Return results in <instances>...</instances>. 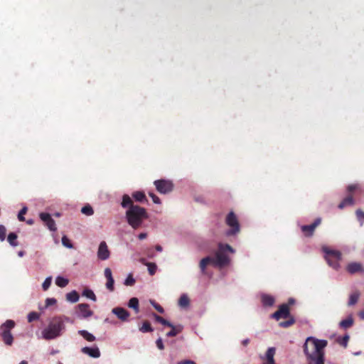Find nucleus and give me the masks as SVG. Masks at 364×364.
<instances>
[{"label":"nucleus","mask_w":364,"mask_h":364,"mask_svg":"<svg viewBox=\"0 0 364 364\" xmlns=\"http://www.w3.org/2000/svg\"><path fill=\"white\" fill-rule=\"evenodd\" d=\"M39 314L35 311L30 312L28 314V322H33V321L38 320L39 318Z\"/></svg>","instance_id":"nucleus-38"},{"label":"nucleus","mask_w":364,"mask_h":364,"mask_svg":"<svg viewBox=\"0 0 364 364\" xmlns=\"http://www.w3.org/2000/svg\"><path fill=\"white\" fill-rule=\"evenodd\" d=\"M321 222V218H316L315 221L311 225H305L301 227V231L306 236H311L316 228L320 225Z\"/></svg>","instance_id":"nucleus-13"},{"label":"nucleus","mask_w":364,"mask_h":364,"mask_svg":"<svg viewBox=\"0 0 364 364\" xmlns=\"http://www.w3.org/2000/svg\"><path fill=\"white\" fill-rule=\"evenodd\" d=\"M360 294L358 291H355L352 293L349 296L348 306H353L355 304L359 299Z\"/></svg>","instance_id":"nucleus-28"},{"label":"nucleus","mask_w":364,"mask_h":364,"mask_svg":"<svg viewBox=\"0 0 364 364\" xmlns=\"http://www.w3.org/2000/svg\"><path fill=\"white\" fill-rule=\"evenodd\" d=\"M16 239H17V235L15 232H10L7 237V240H8L9 243L13 247H16L18 245Z\"/></svg>","instance_id":"nucleus-30"},{"label":"nucleus","mask_w":364,"mask_h":364,"mask_svg":"<svg viewBox=\"0 0 364 364\" xmlns=\"http://www.w3.org/2000/svg\"><path fill=\"white\" fill-rule=\"evenodd\" d=\"M104 274L107 279V282L105 284L106 288L109 291H113L114 290V280L112 277V270L108 267L105 268Z\"/></svg>","instance_id":"nucleus-14"},{"label":"nucleus","mask_w":364,"mask_h":364,"mask_svg":"<svg viewBox=\"0 0 364 364\" xmlns=\"http://www.w3.org/2000/svg\"><path fill=\"white\" fill-rule=\"evenodd\" d=\"M275 348L270 347L267 349L266 353H265V358L269 360H274V356L275 354Z\"/></svg>","instance_id":"nucleus-33"},{"label":"nucleus","mask_w":364,"mask_h":364,"mask_svg":"<svg viewBox=\"0 0 364 364\" xmlns=\"http://www.w3.org/2000/svg\"><path fill=\"white\" fill-rule=\"evenodd\" d=\"M357 188H358V184H350L347 187V190L349 192L353 191Z\"/></svg>","instance_id":"nucleus-53"},{"label":"nucleus","mask_w":364,"mask_h":364,"mask_svg":"<svg viewBox=\"0 0 364 364\" xmlns=\"http://www.w3.org/2000/svg\"><path fill=\"white\" fill-rule=\"evenodd\" d=\"M262 302L264 306H272L274 303V298L268 294L262 295Z\"/></svg>","instance_id":"nucleus-18"},{"label":"nucleus","mask_w":364,"mask_h":364,"mask_svg":"<svg viewBox=\"0 0 364 364\" xmlns=\"http://www.w3.org/2000/svg\"><path fill=\"white\" fill-rule=\"evenodd\" d=\"M289 316V309L287 304H282L279 309L271 315V317L279 320L282 318H287Z\"/></svg>","instance_id":"nucleus-11"},{"label":"nucleus","mask_w":364,"mask_h":364,"mask_svg":"<svg viewBox=\"0 0 364 364\" xmlns=\"http://www.w3.org/2000/svg\"><path fill=\"white\" fill-rule=\"evenodd\" d=\"M225 223L230 228L225 232L227 236H233L240 232V223L237 216L232 211L230 212L226 216Z\"/></svg>","instance_id":"nucleus-7"},{"label":"nucleus","mask_w":364,"mask_h":364,"mask_svg":"<svg viewBox=\"0 0 364 364\" xmlns=\"http://www.w3.org/2000/svg\"><path fill=\"white\" fill-rule=\"evenodd\" d=\"M149 196L152 198L153 202L156 204H161L160 198L153 193H149Z\"/></svg>","instance_id":"nucleus-49"},{"label":"nucleus","mask_w":364,"mask_h":364,"mask_svg":"<svg viewBox=\"0 0 364 364\" xmlns=\"http://www.w3.org/2000/svg\"><path fill=\"white\" fill-rule=\"evenodd\" d=\"M82 296L91 299L93 301L97 300L96 296L94 294L93 291L90 289H85L82 291Z\"/></svg>","instance_id":"nucleus-31"},{"label":"nucleus","mask_w":364,"mask_h":364,"mask_svg":"<svg viewBox=\"0 0 364 364\" xmlns=\"http://www.w3.org/2000/svg\"><path fill=\"white\" fill-rule=\"evenodd\" d=\"M155 249L158 252H162L163 250V247L160 245H156Z\"/></svg>","instance_id":"nucleus-56"},{"label":"nucleus","mask_w":364,"mask_h":364,"mask_svg":"<svg viewBox=\"0 0 364 364\" xmlns=\"http://www.w3.org/2000/svg\"><path fill=\"white\" fill-rule=\"evenodd\" d=\"M19 364H28V362L26 361V360H22V361L20 362Z\"/></svg>","instance_id":"nucleus-61"},{"label":"nucleus","mask_w":364,"mask_h":364,"mask_svg":"<svg viewBox=\"0 0 364 364\" xmlns=\"http://www.w3.org/2000/svg\"><path fill=\"white\" fill-rule=\"evenodd\" d=\"M68 283L69 280L63 277L58 276L55 278V284L60 288L66 287Z\"/></svg>","instance_id":"nucleus-26"},{"label":"nucleus","mask_w":364,"mask_h":364,"mask_svg":"<svg viewBox=\"0 0 364 364\" xmlns=\"http://www.w3.org/2000/svg\"><path fill=\"white\" fill-rule=\"evenodd\" d=\"M23 255H24V252H23V251H19V252H18V255L19 257H23Z\"/></svg>","instance_id":"nucleus-60"},{"label":"nucleus","mask_w":364,"mask_h":364,"mask_svg":"<svg viewBox=\"0 0 364 364\" xmlns=\"http://www.w3.org/2000/svg\"><path fill=\"white\" fill-rule=\"evenodd\" d=\"M355 355H359L361 354V352L360 351H358V352H355L353 353Z\"/></svg>","instance_id":"nucleus-63"},{"label":"nucleus","mask_w":364,"mask_h":364,"mask_svg":"<svg viewBox=\"0 0 364 364\" xmlns=\"http://www.w3.org/2000/svg\"><path fill=\"white\" fill-rule=\"evenodd\" d=\"M81 212L82 213L88 216L92 215L94 213V210L90 205H86L84 207H82L81 209Z\"/></svg>","instance_id":"nucleus-36"},{"label":"nucleus","mask_w":364,"mask_h":364,"mask_svg":"<svg viewBox=\"0 0 364 364\" xmlns=\"http://www.w3.org/2000/svg\"><path fill=\"white\" fill-rule=\"evenodd\" d=\"M39 217L44 223H47L50 219L52 218L50 214L47 213H41L39 214Z\"/></svg>","instance_id":"nucleus-43"},{"label":"nucleus","mask_w":364,"mask_h":364,"mask_svg":"<svg viewBox=\"0 0 364 364\" xmlns=\"http://www.w3.org/2000/svg\"><path fill=\"white\" fill-rule=\"evenodd\" d=\"M145 265L147 266L148 267V271H149V273L150 275H154L155 274L156 272V269H157V266L155 263L154 262H146L145 263Z\"/></svg>","instance_id":"nucleus-34"},{"label":"nucleus","mask_w":364,"mask_h":364,"mask_svg":"<svg viewBox=\"0 0 364 364\" xmlns=\"http://www.w3.org/2000/svg\"><path fill=\"white\" fill-rule=\"evenodd\" d=\"M322 250L328 265L334 269H338L340 267L339 261L341 259V252L331 250L328 247H323Z\"/></svg>","instance_id":"nucleus-6"},{"label":"nucleus","mask_w":364,"mask_h":364,"mask_svg":"<svg viewBox=\"0 0 364 364\" xmlns=\"http://www.w3.org/2000/svg\"><path fill=\"white\" fill-rule=\"evenodd\" d=\"M112 313L122 321H127L130 315L129 312L122 307L112 309Z\"/></svg>","instance_id":"nucleus-15"},{"label":"nucleus","mask_w":364,"mask_h":364,"mask_svg":"<svg viewBox=\"0 0 364 364\" xmlns=\"http://www.w3.org/2000/svg\"><path fill=\"white\" fill-rule=\"evenodd\" d=\"M169 327L171 328V330L166 333V336L168 337L176 336L178 333L181 332L183 330V326L181 325L175 326L172 324V326H169Z\"/></svg>","instance_id":"nucleus-22"},{"label":"nucleus","mask_w":364,"mask_h":364,"mask_svg":"<svg viewBox=\"0 0 364 364\" xmlns=\"http://www.w3.org/2000/svg\"><path fill=\"white\" fill-rule=\"evenodd\" d=\"M6 232V228L4 225H0V241H4L5 240Z\"/></svg>","instance_id":"nucleus-46"},{"label":"nucleus","mask_w":364,"mask_h":364,"mask_svg":"<svg viewBox=\"0 0 364 364\" xmlns=\"http://www.w3.org/2000/svg\"><path fill=\"white\" fill-rule=\"evenodd\" d=\"M147 237V234L145 232H141L138 235L139 240H144Z\"/></svg>","instance_id":"nucleus-55"},{"label":"nucleus","mask_w":364,"mask_h":364,"mask_svg":"<svg viewBox=\"0 0 364 364\" xmlns=\"http://www.w3.org/2000/svg\"><path fill=\"white\" fill-rule=\"evenodd\" d=\"M75 314L80 318H86L91 316L93 312L89 309L87 304H80L75 307Z\"/></svg>","instance_id":"nucleus-9"},{"label":"nucleus","mask_w":364,"mask_h":364,"mask_svg":"<svg viewBox=\"0 0 364 364\" xmlns=\"http://www.w3.org/2000/svg\"><path fill=\"white\" fill-rule=\"evenodd\" d=\"M154 185L158 192L161 194H166L172 191L173 188V183L171 181L161 179L154 181Z\"/></svg>","instance_id":"nucleus-8"},{"label":"nucleus","mask_w":364,"mask_h":364,"mask_svg":"<svg viewBox=\"0 0 364 364\" xmlns=\"http://www.w3.org/2000/svg\"><path fill=\"white\" fill-rule=\"evenodd\" d=\"M328 341L309 336L304 344V353L308 364H324V348Z\"/></svg>","instance_id":"nucleus-1"},{"label":"nucleus","mask_w":364,"mask_h":364,"mask_svg":"<svg viewBox=\"0 0 364 364\" xmlns=\"http://www.w3.org/2000/svg\"><path fill=\"white\" fill-rule=\"evenodd\" d=\"M133 198L138 202L146 201V198L143 191H135L132 193Z\"/></svg>","instance_id":"nucleus-27"},{"label":"nucleus","mask_w":364,"mask_h":364,"mask_svg":"<svg viewBox=\"0 0 364 364\" xmlns=\"http://www.w3.org/2000/svg\"><path fill=\"white\" fill-rule=\"evenodd\" d=\"M97 254L98 259L100 260H106L109 257L110 252L105 241H102L100 243Z\"/></svg>","instance_id":"nucleus-12"},{"label":"nucleus","mask_w":364,"mask_h":364,"mask_svg":"<svg viewBox=\"0 0 364 364\" xmlns=\"http://www.w3.org/2000/svg\"><path fill=\"white\" fill-rule=\"evenodd\" d=\"M57 300L54 298H47L46 299V307H48L50 306L55 304Z\"/></svg>","instance_id":"nucleus-48"},{"label":"nucleus","mask_w":364,"mask_h":364,"mask_svg":"<svg viewBox=\"0 0 364 364\" xmlns=\"http://www.w3.org/2000/svg\"><path fill=\"white\" fill-rule=\"evenodd\" d=\"M33 220H28L27 221V223H28V224H30V225L33 224Z\"/></svg>","instance_id":"nucleus-62"},{"label":"nucleus","mask_w":364,"mask_h":364,"mask_svg":"<svg viewBox=\"0 0 364 364\" xmlns=\"http://www.w3.org/2000/svg\"><path fill=\"white\" fill-rule=\"evenodd\" d=\"M190 300L186 294H182L178 300V305L181 308H186L189 306Z\"/></svg>","instance_id":"nucleus-25"},{"label":"nucleus","mask_w":364,"mask_h":364,"mask_svg":"<svg viewBox=\"0 0 364 364\" xmlns=\"http://www.w3.org/2000/svg\"><path fill=\"white\" fill-rule=\"evenodd\" d=\"M139 330L142 333H149L153 331V328H151L150 323L148 321H144L141 327L139 328Z\"/></svg>","instance_id":"nucleus-35"},{"label":"nucleus","mask_w":364,"mask_h":364,"mask_svg":"<svg viewBox=\"0 0 364 364\" xmlns=\"http://www.w3.org/2000/svg\"><path fill=\"white\" fill-rule=\"evenodd\" d=\"M209 264L213 265V257L208 256L203 258L199 262V267L203 274H206V267Z\"/></svg>","instance_id":"nucleus-17"},{"label":"nucleus","mask_w":364,"mask_h":364,"mask_svg":"<svg viewBox=\"0 0 364 364\" xmlns=\"http://www.w3.org/2000/svg\"><path fill=\"white\" fill-rule=\"evenodd\" d=\"M154 317L155 320L157 322L160 323L161 324H162L164 326H168V327L172 326V323L170 321L164 318L163 317H161L156 314H154Z\"/></svg>","instance_id":"nucleus-32"},{"label":"nucleus","mask_w":364,"mask_h":364,"mask_svg":"<svg viewBox=\"0 0 364 364\" xmlns=\"http://www.w3.org/2000/svg\"><path fill=\"white\" fill-rule=\"evenodd\" d=\"M156 344L157 348H158L159 350H164V346L163 341H162V338H159L156 340Z\"/></svg>","instance_id":"nucleus-50"},{"label":"nucleus","mask_w":364,"mask_h":364,"mask_svg":"<svg viewBox=\"0 0 364 364\" xmlns=\"http://www.w3.org/2000/svg\"><path fill=\"white\" fill-rule=\"evenodd\" d=\"M249 342H250V340H249L248 338H247V339L243 340V341H242V343L244 346H246V345H247V344L249 343Z\"/></svg>","instance_id":"nucleus-58"},{"label":"nucleus","mask_w":364,"mask_h":364,"mask_svg":"<svg viewBox=\"0 0 364 364\" xmlns=\"http://www.w3.org/2000/svg\"><path fill=\"white\" fill-rule=\"evenodd\" d=\"M227 252L234 253L235 250L228 244H219L218 250L213 257L214 266L222 268L230 264V259L227 255Z\"/></svg>","instance_id":"nucleus-4"},{"label":"nucleus","mask_w":364,"mask_h":364,"mask_svg":"<svg viewBox=\"0 0 364 364\" xmlns=\"http://www.w3.org/2000/svg\"><path fill=\"white\" fill-rule=\"evenodd\" d=\"M349 340V336L346 335L343 336L342 341L341 342V344L345 347L347 346L348 341Z\"/></svg>","instance_id":"nucleus-52"},{"label":"nucleus","mask_w":364,"mask_h":364,"mask_svg":"<svg viewBox=\"0 0 364 364\" xmlns=\"http://www.w3.org/2000/svg\"><path fill=\"white\" fill-rule=\"evenodd\" d=\"M358 316L361 320H364V311H360Z\"/></svg>","instance_id":"nucleus-57"},{"label":"nucleus","mask_w":364,"mask_h":364,"mask_svg":"<svg viewBox=\"0 0 364 364\" xmlns=\"http://www.w3.org/2000/svg\"><path fill=\"white\" fill-rule=\"evenodd\" d=\"M150 303L151 305L154 307V309L158 311L159 313L162 314L164 312V310L162 306H161L159 304L156 303L154 301L151 300Z\"/></svg>","instance_id":"nucleus-45"},{"label":"nucleus","mask_w":364,"mask_h":364,"mask_svg":"<svg viewBox=\"0 0 364 364\" xmlns=\"http://www.w3.org/2000/svg\"><path fill=\"white\" fill-rule=\"evenodd\" d=\"M128 306L133 309L136 313L139 312V300L136 297L129 299Z\"/></svg>","instance_id":"nucleus-29"},{"label":"nucleus","mask_w":364,"mask_h":364,"mask_svg":"<svg viewBox=\"0 0 364 364\" xmlns=\"http://www.w3.org/2000/svg\"><path fill=\"white\" fill-rule=\"evenodd\" d=\"M61 241H62L63 245L66 247L67 248L71 249L73 247V244L71 243L70 240L66 236H63L62 237Z\"/></svg>","instance_id":"nucleus-41"},{"label":"nucleus","mask_w":364,"mask_h":364,"mask_svg":"<svg viewBox=\"0 0 364 364\" xmlns=\"http://www.w3.org/2000/svg\"><path fill=\"white\" fill-rule=\"evenodd\" d=\"M121 205L124 208H129V207H131L132 205H134L133 203V200L129 197V196L127 194H124L122 196V200L121 202Z\"/></svg>","instance_id":"nucleus-20"},{"label":"nucleus","mask_w":364,"mask_h":364,"mask_svg":"<svg viewBox=\"0 0 364 364\" xmlns=\"http://www.w3.org/2000/svg\"><path fill=\"white\" fill-rule=\"evenodd\" d=\"M135 284V279L132 274H129L124 282L125 286H133Z\"/></svg>","instance_id":"nucleus-39"},{"label":"nucleus","mask_w":364,"mask_h":364,"mask_svg":"<svg viewBox=\"0 0 364 364\" xmlns=\"http://www.w3.org/2000/svg\"><path fill=\"white\" fill-rule=\"evenodd\" d=\"M353 318L352 315L348 316L346 319L342 320L339 323V326L341 328L343 329H347L350 328L353 324Z\"/></svg>","instance_id":"nucleus-19"},{"label":"nucleus","mask_w":364,"mask_h":364,"mask_svg":"<svg viewBox=\"0 0 364 364\" xmlns=\"http://www.w3.org/2000/svg\"><path fill=\"white\" fill-rule=\"evenodd\" d=\"M66 299L71 303H75L79 300V295L75 290H73L66 294Z\"/></svg>","instance_id":"nucleus-23"},{"label":"nucleus","mask_w":364,"mask_h":364,"mask_svg":"<svg viewBox=\"0 0 364 364\" xmlns=\"http://www.w3.org/2000/svg\"><path fill=\"white\" fill-rule=\"evenodd\" d=\"M27 207H23L18 213V219L20 220V221H24L25 220V218L23 217V215H25L27 212Z\"/></svg>","instance_id":"nucleus-44"},{"label":"nucleus","mask_w":364,"mask_h":364,"mask_svg":"<svg viewBox=\"0 0 364 364\" xmlns=\"http://www.w3.org/2000/svg\"><path fill=\"white\" fill-rule=\"evenodd\" d=\"M289 301L290 304H294V300L293 299H289Z\"/></svg>","instance_id":"nucleus-64"},{"label":"nucleus","mask_w":364,"mask_h":364,"mask_svg":"<svg viewBox=\"0 0 364 364\" xmlns=\"http://www.w3.org/2000/svg\"><path fill=\"white\" fill-rule=\"evenodd\" d=\"M294 322H295L294 318H291L288 321H282V322L279 323V326L283 328H288L290 326H291Z\"/></svg>","instance_id":"nucleus-42"},{"label":"nucleus","mask_w":364,"mask_h":364,"mask_svg":"<svg viewBox=\"0 0 364 364\" xmlns=\"http://www.w3.org/2000/svg\"><path fill=\"white\" fill-rule=\"evenodd\" d=\"M65 330V325L62 323L60 318L53 317L48 326L42 331V337L46 340H53L60 336Z\"/></svg>","instance_id":"nucleus-3"},{"label":"nucleus","mask_w":364,"mask_h":364,"mask_svg":"<svg viewBox=\"0 0 364 364\" xmlns=\"http://www.w3.org/2000/svg\"><path fill=\"white\" fill-rule=\"evenodd\" d=\"M178 364H196L193 360H184L179 362Z\"/></svg>","instance_id":"nucleus-54"},{"label":"nucleus","mask_w":364,"mask_h":364,"mask_svg":"<svg viewBox=\"0 0 364 364\" xmlns=\"http://www.w3.org/2000/svg\"><path fill=\"white\" fill-rule=\"evenodd\" d=\"M81 351L91 358H98L100 357V351L97 346L94 347H83Z\"/></svg>","instance_id":"nucleus-16"},{"label":"nucleus","mask_w":364,"mask_h":364,"mask_svg":"<svg viewBox=\"0 0 364 364\" xmlns=\"http://www.w3.org/2000/svg\"><path fill=\"white\" fill-rule=\"evenodd\" d=\"M15 326V321L11 319L6 320L0 326V336L6 346H10L14 343V336L11 331Z\"/></svg>","instance_id":"nucleus-5"},{"label":"nucleus","mask_w":364,"mask_h":364,"mask_svg":"<svg viewBox=\"0 0 364 364\" xmlns=\"http://www.w3.org/2000/svg\"><path fill=\"white\" fill-rule=\"evenodd\" d=\"M354 200L352 196H348L346 198H344L338 205V208L343 209V208L346 206H350L353 205Z\"/></svg>","instance_id":"nucleus-24"},{"label":"nucleus","mask_w":364,"mask_h":364,"mask_svg":"<svg viewBox=\"0 0 364 364\" xmlns=\"http://www.w3.org/2000/svg\"><path fill=\"white\" fill-rule=\"evenodd\" d=\"M45 225L50 231L55 232L57 230L55 222L53 218L50 219Z\"/></svg>","instance_id":"nucleus-37"},{"label":"nucleus","mask_w":364,"mask_h":364,"mask_svg":"<svg viewBox=\"0 0 364 364\" xmlns=\"http://www.w3.org/2000/svg\"><path fill=\"white\" fill-rule=\"evenodd\" d=\"M263 364H275V361L274 360H267V362L264 363Z\"/></svg>","instance_id":"nucleus-59"},{"label":"nucleus","mask_w":364,"mask_h":364,"mask_svg":"<svg viewBox=\"0 0 364 364\" xmlns=\"http://www.w3.org/2000/svg\"><path fill=\"white\" fill-rule=\"evenodd\" d=\"M58 318H60L61 321L63 323L65 324V322L67 323H74V321L73 319H71L70 318L66 316H57Z\"/></svg>","instance_id":"nucleus-47"},{"label":"nucleus","mask_w":364,"mask_h":364,"mask_svg":"<svg viewBox=\"0 0 364 364\" xmlns=\"http://www.w3.org/2000/svg\"><path fill=\"white\" fill-rule=\"evenodd\" d=\"M127 223L134 229L139 228L144 220L148 218L146 210L139 205H132L125 213Z\"/></svg>","instance_id":"nucleus-2"},{"label":"nucleus","mask_w":364,"mask_h":364,"mask_svg":"<svg viewBox=\"0 0 364 364\" xmlns=\"http://www.w3.org/2000/svg\"><path fill=\"white\" fill-rule=\"evenodd\" d=\"M52 282V277H48L46 278L44 282L42 284V288L44 291H46L50 287Z\"/></svg>","instance_id":"nucleus-40"},{"label":"nucleus","mask_w":364,"mask_h":364,"mask_svg":"<svg viewBox=\"0 0 364 364\" xmlns=\"http://www.w3.org/2000/svg\"><path fill=\"white\" fill-rule=\"evenodd\" d=\"M78 334H80L81 336L83 337V338H85L86 341L89 342H93L96 340L95 336L86 330L78 331Z\"/></svg>","instance_id":"nucleus-21"},{"label":"nucleus","mask_w":364,"mask_h":364,"mask_svg":"<svg viewBox=\"0 0 364 364\" xmlns=\"http://www.w3.org/2000/svg\"><path fill=\"white\" fill-rule=\"evenodd\" d=\"M346 271L350 274H354L356 273H360L364 274V266L361 262H350L346 266Z\"/></svg>","instance_id":"nucleus-10"},{"label":"nucleus","mask_w":364,"mask_h":364,"mask_svg":"<svg viewBox=\"0 0 364 364\" xmlns=\"http://www.w3.org/2000/svg\"><path fill=\"white\" fill-rule=\"evenodd\" d=\"M356 215L358 217V219L360 221V223H362V220L364 218V212H363L362 210H356Z\"/></svg>","instance_id":"nucleus-51"}]
</instances>
